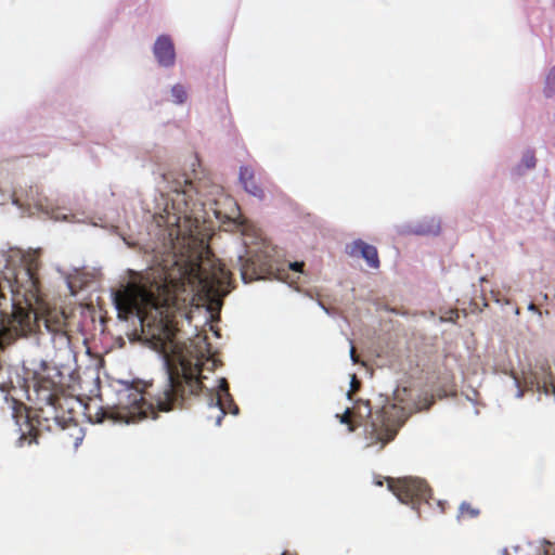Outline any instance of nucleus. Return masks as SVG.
I'll use <instances>...</instances> for the list:
<instances>
[{
  "mask_svg": "<svg viewBox=\"0 0 555 555\" xmlns=\"http://www.w3.org/2000/svg\"><path fill=\"white\" fill-rule=\"evenodd\" d=\"M189 210H162L150 215L149 234L160 242L151 251L155 254L152 267L143 283H128L114 293L118 318L135 317L142 334L165 352L167 380L155 393L147 391L152 384H126L118 391L116 418L126 423L157 416L182 408L202 389V371L211 358L207 336L197 335L189 344L173 339L170 314L178 308L177 292L185 282L197 283L203 292L225 296L230 292L232 274L218 259L208 256L207 240L212 227L199 222Z\"/></svg>",
  "mask_w": 555,
  "mask_h": 555,
  "instance_id": "obj_1",
  "label": "nucleus"
},
{
  "mask_svg": "<svg viewBox=\"0 0 555 555\" xmlns=\"http://www.w3.org/2000/svg\"><path fill=\"white\" fill-rule=\"evenodd\" d=\"M411 390L408 388L395 391V403L386 404L376 413L366 428L369 438L373 442H380L382 448L392 441L399 428L405 423L410 415L415 412L429 410L435 399L431 395L425 393L417 401H408Z\"/></svg>",
  "mask_w": 555,
  "mask_h": 555,
  "instance_id": "obj_2",
  "label": "nucleus"
},
{
  "mask_svg": "<svg viewBox=\"0 0 555 555\" xmlns=\"http://www.w3.org/2000/svg\"><path fill=\"white\" fill-rule=\"evenodd\" d=\"M61 387L54 382L42 378L38 383L37 393L41 402L39 411L44 414L46 421L52 420L63 430L62 440L73 438V447L77 449L83 439V430L74 421L73 409L68 404L70 398L60 392Z\"/></svg>",
  "mask_w": 555,
  "mask_h": 555,
  "instance_id": "obj_3",
  "label": "nucleus"
},
{
  "mask_svg": "<svg viewBox=\"0 0 555 555\" xmlns=\"http://www.w3.org/2000/svg\"><path fill=\"white\" fill-rule=\"evenodd\" d=\"M163 208H189L190 206L201 208H214L220 206H240L218 185H212L208 191L197 189L193 182L186 178L182 181H176L175 186L165 194H162ZM160 206V203L157 204Z\"/></svg>",
  "mask_w": 555,
  "mask_h": 555,
  "instance_id": "obj_4",
  "label": "nucleus"
},
{
  "mask_svg": "<svg viewBox=\"0 0 555 555\" xmlns=\"http://www.w3.org/2000/svg\"><path fill=\"white\" fill-rule=\"evenodd\" d=\"M219 391L214 393L211 390L204 387L202 384V389L197 395L191 396L192 398L198 397L202 392H205V398L207 400L208 409L210 411L216 412V415L209 414L208 418L215 420L216 425H220L223 416L227 413H231L233 415L238 414V406L234 403L233 398L229 392V385L225 378H220L219 380Z\"/></svg>",
  "mask_w": 555,
  "mask_h": 555,
  "instance_id": "obj_5",
  "label": "nucleus"
},
{
  "mask_svg": "<svg viewBox=\"0 0 555 555\" xmlns=\"http://www.w3.org/2000/svg\"><path fill=\"white\" fill-rule=\"evenodd\" d=\"M212 212L221 222L223 231L242 234L246 247L261 238V231L242 214V210H231V215L223 214L222 210L218 209L212 210Z\"/></svg>",
  "mask_w": 555,
  "mask_h": 555,
  "instance_id": "obj_6",
  "label": "nucleus"
},
{
  "mask_svg": "<svg viewBox=\"0 0 555 555\" xmlns=\"http://www.w3.org/2000/svg\"><path fill=\"white\" fill-rule=\"evenodd\" d=\"M389 488L400 502L411 504L413 508H417L422 502H428L430 498L427 482L418 478H401L389 482Z\"/></svg>",
  "mask_w": 555,
  "mask_h": 555,
  "instance_id": "obj_7",
  "label": "nucleus"
},
{
  "mask_svg": "<svg viewBox=\"0 0 555 555\" xmlns=\"http://www.w3.org/2000/svg\"><path fill=\"white\" fill-rule=\"evenodd\" d=\"M242 279L245 283L259 280L269 272L270 266L266 257L248 249L246 256L238 257Z\"/></svg>",
  "mask_w": 555,
  "mask_h": 555,
  "instance_id": "obj_8",
  "label": "nucleus"
},
{
  "mask_svg": "<svg viewBox=\"0 0 555 555\" xmlns=\"http://www.w3.org/2000/svg\"><path fill=\"white\" fill-rule=\"evenodd\" d=\"M346 253L351 257H362L369 267L379 268L380 261L375 246L365 243L362 240H356L346 246Z\"/></svg>",
  "mask_w": 555,
  "mask_h": 555,
  "instance_id": "obj_9",
  "label": "nucleus"
},
{
  "mask_svg": "<svg viewBox=\"0 0 555 555\" xmlns=\"http://www.w3.org/2000/svg\"><path fill=\"white\" fill-rule=\"evenodd\" d=\"M154 55L162 66L169 67L175 64L176 53L173 42L168 36H159L154 44Z\"/></svg>",
  "mask_w": 555,
  "mask_h": 555,
  "instance_id": "obj_10",
  "label": "nucleus"
},
{
  "mask_svg": "<svg viewBox=\"0 0 555 555\" xmlns=\"http://www.w3.org/2000/svg\"><path fill=\"white\" fill-rule=\"evenodd\" d=\"M240 180L247 193H249L250 195H253L257 198L263 197V190L260 186V184L257 182L255 171L251 167H248V166L241 167Z\"/></svg>",
  "mask_w": 555,
  "mask_h": 555,
  "instance_id": "obj_11",
  "label": "nucleus"
},
{
  "mask_svg": "<svg viewBox=\"0 0 555 555\" xmlns=\"http://www.w3.org/2000/svg\"><path fill=\"white\" fill-rule=\"evenodd\" d=\"M351 409L356 421L360 422V425L364 418L372 415L371 404L367 400H357Z\"/></svg>",
  "mask_w": 555,
  "mask_h": 555,
  "instance_id": "obj_12",
  "label": "nucleus"
},
{
  "mask_svg": "<svg viewBox=\"0 0 555 555\" xmlns=\"http://www.w3.org/2000/svg\"><path fill=\"white\" fill-rule=\"evenodd\" d=\"M37 264L31 261L26 270H25V275L27 276V283H28V287L26 288V292L30 293L33 296L35 295V293L38 292V287H39V278L37 275Z\"/></svg>",
  "mask_w": 555,
  "mask_h": 555,
  "instance_id": "obj_13",
  "label": "nucleus"
},
{
  "mask_svg": "<svg viewBox=\"0 0 555 555\" xmlns=\"http://www.w3.org/2000/svg\"><path fill=\"white\" fill-rule=\"evenodd\" d=\"M26 426H27V431H23V434L20 437L21 446H23L24 442H27L28 444H31L33 442L37 443L39 430L34 426L33 420H30L28 416L26 420Z\"/></svg>",
  "mask_w": 555,
  "mask_h": 555,
  "instance_id": "obj_14",
  "label": "nucleus"
},
{
  "mask_svg": "<svg viewBox=\"0 0 555 555\" xmlns=\"http://www.w3.org/2000/svg\"><path fill=\"white\" fill-rule=\"evenodd\" d=\"M43 215L44 219H51L54 221H69L73 222L76 220V216L74 214L70 215H60L59 210H39Z\"/></svg>",
  "mask_w": 555,
  "mask_h": 555,
  "instance_id": "obj_15",
  "label": "nucleus"
},
{
  "mask_svg": "<svg viewBox=\"0 0 555 555\" xmlns=\"http://www.w3.org/2000/svg\"><path fill=\"white\" fill-rule=\"evenodd\" d=\"M339 421L341 424L348 425L349 431H354L357 427L360 426V422H357L352 409L347 408L343 415L339 416Z\"/></svg>",
  "mask_w": 555,
  "mask_h": 555,
  "instance_id": "obj_16",
  "label": "nucleus"
},
{
  "mask_svg": "<svg viewBox=\"0 0 555 555\" xmlns=\"http://www.w3.org/2000/svg\"><path fill=\"white\" fill-rule=\"evenodd\" d=\"M544 94L551 98L555 94V66L552 67L545 78Z\"/></svg>",
  "mask_w": 555,
  "mask_h": 555,
  "instance_id": "obj_17",
  "label": "nucleus"
},
{
  "mask_svg": "<svg viewBox=\"0 0 555 555\" xmlns=\"http://www.w3.org/2000/svg\"><path fill=\"white\" fill-rule=\"evenodd\" d=\"M171 96L175 103L182 104L185 102L188 93L185 88L182 85L178 83L171 88Z\"/></svg>",
  "mask_w": 555,
  "mask_h": 555,
  "instance_id": "obj_18",
  "label": "nucleus"
},
{
  "mask_svg": "<svg viewBox=\"0 0 555 555\" xmlns=\"http://www.w3.org/2000/svg\"><path fill=\"white\" fill-rule=\"evenodd\" d=\"M521 164H522L527 169H532V168H534V167H535V164H537V158H535L534 152H533V151H527V152L522 155Z\"/></svg>",
  "mask_w": 555,
  "mask_h": 555,
  "instance_id": "obj_19",
  "label": "nucleus"
},
{
  "mask_svg": "<svg viewBox=\"0 0 555 555\" xmlns=\"http://www.w3.org/2000/svg\"><path fill=\"white\" fill-rule=\"evenodd\" d=\"M361 383L358 380L356 375H352L351 382H350V390L347 393V397L349 400L352 399V395L357 392L360 389Z\"/></svg>",
  "mask_w": 555,
  "mask_h": 555,
  "instance_id": "obj_20",
  "label": "nucleus"
},
{
  "mask_svg": "<svg viewBox=\"0 0 555 555\" xmlns=\"http://www.w3.org/2000/svg\"><path fill=\"white\" fill-rule=\"evenodd\" d=\"M350 345H351L350 346V358H351L353 363H358L359 360H358V357H357V353H356V348H354L352 341H350Z\"/></svg>",
  "mask_w": 555,
  "mask_h": 555,
  "instance_id": "obj_21",
  "label": "nucleus"
},
{
  "mask_svg": "<svg viewBox=\"0 0 555 555\" xmlns=\"http://www.w3.org/2000/svg\"><path fill=\"white\" fill-rule=\"evenodd\" d=\"M304 262H294V263H291V268L295 271H301L302 268H304Z\"/></svg>",
  "mask_w": 555,
  "mask_h": 555,
  "instance_id": "obj_22",
  "label": "nucleus"
},
{
  "mask_svg": "<svg viewBox=\"0 0 555 555\" xmlns=\"http://www.w3.org/2000/svg\"><path fill=\"white\" fill-rule=\"evenodd\" d=\"M529 309L530 310H535V306L533 304H530Z\"/></svg>",
  "mask_w": 555,
  "mask_h": 555,
  "instance_id": "obj_23",
  "label": "nucleus"
}]
</instances>
